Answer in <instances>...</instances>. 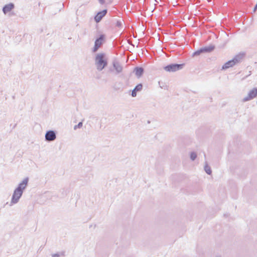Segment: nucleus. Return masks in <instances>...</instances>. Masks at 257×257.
I'll return each instance as SVG.
<instances>
[{
  "mask_svg": "<svg viewBox=\"0 0 257 257\" xmlns=\"http://www.w3.org/2000/svg\"><path fill=\"white\" fill-rule=\"evenodd\" d=\"M29 180V178L28 177L25 178L14 190L11 199V205L16 204L19 202L28 185Z\"/></svg>",
  "mask_w": 257,
  "mask_h": 257,
  "instance_id": "obj_1",
  "label": "nucleus"
},
{
  "mask_svg": "<svg viewBox=\"0 0 257 257\" xmlns=\"http://www.w3.org/2000/svg\"><path fill=\"white\" fill-rule=\"evenodd\" d=\"M94 63L96 69L101 71L108 65V58L104 53H99L95 55Z\"/></svg>",
  "mask_w": 257,
  "mask_h": 257,
  "instance_id": "obj_2",
  "label": "nucleus"
},
{
  "mask_svg": "<svg viewBox=\"0 0 257 257\" xmlns=\"http://www.w3.org/2000/svg\"><path fill=\"white\" fill-rule=\"evenodd\" d=\"M245 56V54L243 53H240L235 55L231 60L227 61L225 64L222 65L221 70H226L230 67H232L235 65L240 63L243 60Z\"/></svg>",
  "mask_w": 257,
  "mask_h": 257,
  "instance_id": "obj_3",
  "label": "nucleus"
},
{
  "mask_svg": "<svg viewBox=\"0 0 257 257\" xmlns=\"http://www.w3.org/2000/svg\"><path fill=\"white\" fill-rule=\"evenodd\" d=\"M185 66L184 63L182 64H177V63H171L164 67V69L169 72H174L177 71L181 70Z\"/></svg>",
  "mask_w": 257,
  "mask_h": 257,
  "instance_id": "obj_4",
  "label": "nucleus"
},
{
  "mask_svg": "<svg viewBox=\"0 0 257 257\" xmlns=\"http://www.w3.org/2000/svg\"><path fill=\"white\" fill-rule=\"evenodd\" d=\"M105 40V36L104 34H101L98 37L96 38L94 42V45L92 49V52L95 53L97 51L98 49L103 45Z\"/></svg>",
  "mask_w": 257,
  "mask_h": 257,
  "instance_id": "obj_5",
  "label": "nucleus"
},
{
  "mask_svg": "<svg viewBox=\"0 0 257 257\" xmlns=\"http://www.w3.org/2000/svg\"><path fill=\"white\" fill-rule=\"evenodd\" d=\"M256 96H257V87H254L248 92L247 95L246 97H245L244 98H243L242 101L243 102L248 101L253 99Z\"/></svg>",
  "mask_w": 257,
  "mask_h": 257,
  "instance_id": "obj_6",
  "label": "nucleus"
},
{
  "mask_svg": "<svg viewBox=\"0 0 257 257\" xmlns=\"http://www.w3.org/2000/svg\"><path fill=\"white\" fill-rule=\"evenodd\" d=\"M45 137L47 142L54 141L56 138V133L55 131L53 130L48 131L46 133Z\"/></svg>",
  "mask_w": 257,
  "mask_h": 257,
  "instance_id": "obj_7",
  "label": "nucleus"
},
{
  "mask_svg": "<svg viewBox=\"0 0 257 257\" xmlns=\"http://www.w3.org/2000/svg\"><path fill=\"white\" fill-rule=\"evenodd\" d=\"M112 64L113 69L115 70V74H118L122 72L123 67L118 60L114 59Z\"/></svg>",
  "mask_w": 257,
  "mask_h": 257,
  "instance_id": "obj_8",
  "label": "nucleus"
},
{
  "mask_svg": "<svg viewBox=\"0 0 257 257\" xmlns=\"http://www.w3.org/2000/svg\"><path fill=\"white\" fill-rule=\"evenodd\" d=\"M107 13V10L106 9L98 12L94 16V19L95 22L97 23L100 22L102 18L106 15Z\"/></svg>",
  "mask_w": 257,
  "mask_h": 257,
  "instance_id": "obj_9",
  "label": "nucleus"
},
{
  "mask_svg": "<svg viewBox=\"0 0 257 257\" xmlns=\"http://www.w3.org/2000/svg\"><path fill=\"white\" fill-rule=\"evenodd\" d=\"M15 6L14 3H10L8 4L5 5L2 8V11L5 15H6L9 12H11L14 9Z\"/></svg>",
  "mask_w": 257,
  "mask_h": 257,
  "instance_id": "obj_10",
  "label": "nucleus"
},
{
  "mask_svg": "<svg viewBox=\"0 0 257 257\" xmlns=\"http://www.w3.org/2000/svg\"><path fill=\"white\" fill-rule=\"evenodd\" d=\"M144 69L142 67L137 66L134 69V72L138 78H140L142 77L144 73Z\"/></svg>",
  "mask_w": 257,
  "mask_h": 257,
  "instance_id": "obj_11",
  "label": "nucleus"
},
{
  "mask_svg": "<svg viewBox=\"0 0 257 257\" xmlns=\"http://www.w3.org/2000/svg\"><path fill=\"white\" fill-rule=\"evenodd\" d=\"M215 46L210 45L201 48L203 53H208L212 52L215 49Z\"/></svg>",
  "mask_w": 257,
  "mask_h": 257,
  "instance_id": "obj_12",
  "label": "nucleus"
},
{
  "mask_svg": "<svg viewBox=\"0 0 257 257\" xmlns=\"http://www.w3.org/2000/svg\"><path fill=\"white\" fill-rule=\"evenodd\" d=\"M204 171L208 175H211L212 173V171L210 166L206 163L205 165L204 166Z\"/></svg>",
  "mask_w": 257,
  "mask_h": 257,
  "instance_id": "obj_13",
  "label": "nucleus"
},
{
  "mask_svg": "<svg viewBox=\"0 0 257 257\" xmlns=\"http://www.w3.org/2000/svg\"><path fill=\"white\" fill-rule=\"evenodd\" d=\"M134 89L135 90V91H137V92H140L143 89V84L142 83H139L137 85Z\"/></svg>",
  "mask_w": 257,
  "mask_h": 257,
  "instance_id": "obj_14",
  "label": "nucleus"
},
{
  "mask_svg": "<svg viewBox=\"0 0 257 257\" xmlns=\"http://www.w3.org/2000/svg\"><path fill=\"white\" fill-rule=\"evenodd\" d=\"M201 54H203V52L202 51V50L201 48H200L199 49L197 50V51H195L193 54H192V57H195V56H199Z\"/></svg>",
  "mask_w": 257,
  "mask_h": 257,
  "instance_id": "obj_15",
  "label": "nucleus"
},
{
  "mask_svg": "<svg viewBox=\"0 0 257 257\" xmlns=\"http://www.w3.org/2000/svg\"><path fill=\"white\" fill-rule=\"evenodd\" d=\"M190 158L192 161H194L197 158V154L195 152H192L190 154Z\"/></svg>",
  "mask_w": 257,
  "mask_h": 257,
  "instance_id": "obj_16",
  "label": "nucleus"
},
{
  "mask_svg": "<svg viewBox=\"0 0 257 257\" xmlns=\"http://www.w3.org/2000/svg\"><path fill=\"white\" fill-rule=\"evenodd\" d=\"M83 122L82 121L79 122L77 125H75L74 126V130H76L77 128H80L82 126Z\"/></svg>",
  "mask_w": 257,
  "mask_h": 257,
  "instance_id": "obj_17",
  "label": "nucleus"
},
{
  "mask_svg": "<svg viewBox=\"0 0 257 257\" xmlns=\"http://www.w3.org/2000/svg\"><path fill=\"white\" fill-rule=\"evenodd\" d=\"M115 26L118 28L121 27L122 23H121V21H119V20L117 21Z\"/></svg>",
  "mask_w": 257,
  "mask_h": 257,
  "instance_id": "obj_18",
  "label": "nucleus"
},
{
  "mask_svg": "<svg viewBox=\"0 0 257 257\" xmlns=\"http://www.w3.org/2000/svg\"><path fill=\"white\" fill-rule=\"evenodd\" d=\"M137 91H135V90L134 89L131 93V95L132 97H136L137 96Z\"/></svg>",
  "mask_w": 257,
  "mask_h": 257,
  "instance_id": "obj_19",
  "label": "nucleus"
},
{
  "mask_svg": "<svg viewBox=\"0 0 257 257\" xmlns=\"http://www.w3.org/2000/svg\"><path fill=\"white\" fill-rule=\"evenodd\" d=\"M52 257H60V254L58 253H55L52 255Z\"/></svg>",
  "mask_w": 257,
  "mask_h": 257,
  "instance_id": "obj_20",
  "label": "nucleus"
},
{
  "mask_svg": "<svg viewBox=\"0 0 257 257\" xmlns=\"http://www.w3.org/2000/svg\"><path fill=\"white\" fill-rule=\"evenodd\" d=\"M98 1H99V3L101 5H103L105 3L104 0H98Z\"/></svg>",
  "mask_w": 257,
  "mask_h": 257,
  "instance_id": "obj_21",
  "label": "nucleus"
},
{
  "mask_svg": "<svg viewBox=\"0 0 257 257\" xmlns=\"http://www.w3.org/2000/svg\"><path fill=\"white\" fill-rule=\"evenodd\" d=\"M109 70H110V71H112V70L111 69H110Z\"/></svg>",
  "mask_w": 257,
  "mask_h": 257,
  "instance_id": "obj_22",
  "label": "nucleus"
}]
</instances>
